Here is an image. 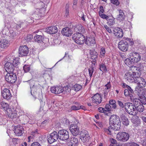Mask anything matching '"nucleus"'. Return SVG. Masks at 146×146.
Segmentation results:
<instances>
[{
    "mask_svg": "<svg viewBox=\"0 0 146 146\" xmlns=\"http://www.w3.org/2000/svg\"><path fill=\"white\" fill-rule=\"evenodd\" d=\"M79 124L74 123L70 125V130L73 135L75 136L79 135L80 133Z\"/></svg>",
    "mask_w": 146,
    "mask_h": 146,
    "instance_id": "nucleus-8",
    "label": "nucleus"
},
{
    "mask_svg": "<svg viewBox=\"0 0 146 146\" xmlns=\"http://www.w3.org/2000/svg\"><path fill=\"white\" fill-rule=\"evenodd\" d=\"M9 45L8 41L6 39H3L0 40V47L2 48H5Z\"/></svg>",
    "mask_w": 146,
    "mask_h": 146,
    "instance_id": "nucleus-28",
    "label": "nucleus"
},
{
    "mask_svg": "<svg viewBox=\"0 0 146 146\" xmlns=\"http://www.w3.org/2000/svg\"><path fill=\"white\" fill-rule=\"evenodd\" d=\"M128 96H129L130 97L131 100V101H132L133 102V103H134V102H135V101L137 99H138L137 98L134 99L132 95L131 94H130Z\"/></svg>",
    "mask_w": 146,
    "mask_h": 146,
    "instance_id": "nucleus-56",
    "label": "nucleus"
},
{
    "mask_svg": "<svg viewBox=\"0 0 146 146\" xmlns=\"http://www.w3.org/2000/svg\"><path fill=\"white\" fill-rule=\"evenodd\" d=\"M92 59L96 60L98 57V53L95 51H93L90 53Z\"/></svg>",
    "mask_w": 146,
    "mask_h": 146,
    "instance_id": "nucleus-37",
    "label": "nucleus"
},
{
    "mask_svg": "<svg viewBox=\"0 0 146 146\" xmlns=\"http://www.w3.org/2000/svg\"><path fill=\"white\" fill-rule=\"evenodd\" d=\"M19 53L21 56H27L29 52V48L26 46H20L19 49Z\"/></svg>",
    "mask_w": 146,
    "mask_h": 146,
    "instance_id": "nucleus-21",
    "label": "nucleus"
},
{
    "mask_svg": "<svg viewBox=\"0 0 146 146\" xmlns=\"http://www.w3.org/2000/svg\"><path fill=\"white\" fill-rule=\"evenodd\" d=\"M57 133L58 138L60 140L64 141L69 138L68 132L65 129L59 130Z\"/></svg>",
    "mask_w": 146,
    "mask_h": 146,
    "instance_id": "nucleus-6",
    "label": "nucleus"
},
{
    "mask_svg": "<svg viewBox=\"0 0 146 146\" xmlns=\"http://www.w3.org/2000/svg\"><path fill=\"white\" fill-rule=\"evenodd\" d=\"M111 87L110 82H109L105 86V90H110Z\"/></svg>",
    "mask_w": 146,
    "mask_h": 146,
    "instance_id": "nucleus-48",
    "label": "nucleus"
},
{
    "mask_svg": "<svg viewBox=\"0 0 146 146\" xmlns=\"http://www.w3.org/2000/svg\"><path fill=\"white\" fill-rule=\"evenodd\" d=\"M142 144L143 146H146V138H144L142 141Z\"/></svg>",
    "mask_w": 146,
    "mask_h": 146,
    "instance_id": "nucleus-64",
    "label": "nucleus"
},
{
    "mask_svg": "<svg viewBox=\"0 0 146 146\" xmlns=\"http://www.w3.org/2000/svg\"><path fill=\"white\" fill-rule=\"evenodd\" d=\"M111 2L113 4L117 6L119 5L120 2L118 0H110Z\"/></svg>",
    "mask_w": 146,
    "mask_h": 146,
    "instance_id": "nucleus-49",
    "label": "nucleus"
},
{
    "mask_svg": "<svg viewBox=\"0 0 146 146\" xmlns=\"http://www.w3.org/2000/svg\"><path fill=\"white\" fill-rule=\"evenodd\" d=\"M127 89L128 90V91H129V92L130 94H132L134 93L133 90H132L129 86H128Z\"/></svg>",
    "mask_w": 146,
    "mask_h": 146,
    "instance_id": "nucleus-62",
    "label": "nucleus"
},
{
    "mask_svg": "<svg viewBox=\"0 0 146 146\" xmlns=\"http://www.w3.org/2000/svg\"><path fill=\"white\" fill-rule=\"evenodd\" d=\"M140 76L137 77L134 82L137 84V85L135 87L136 90H137L138 88H143L146 86V82L145 79Z\"/></svg>",
    "mask_w": 146,
    "mask_h": 146,
    "instance_id": "nucleus-7",
    "label": "nucleus"
},
{
    "mask_svg": "<svg viewBox=\"0 0 146 146\" xmlns=\"http://www.w3.org/2000/svg\"><path fill=\"white\" fill-rule=\"evenodd\" d=\"M64 93L69 94L71 91L70 87L67 86L63 87Z\"/></svg>",
    "mask_w": 146,
    "mask_h": 146,
    "instance_id": "nucleus-39",
    "label": "nucleus"
},
{
    "mask_svg": "<svg viewBox=\"0 0 146 146\" xmlns=\"http://www.w3.org/2000/svg\"><path fill=\"white\" fill-rule=\"evenodd\" d=\"M82 88V86L78 84H76L73 86L72 87V89L76 92L80 90Z\"/></svg>",
    "mask_w": 146,
    "mask_h": 146,
    "instance_id": "nucleus-34",
    "label": "nucleus"
},
{
    "mask_svg": "<svg viewBox=\"0 0 146 146\" xmlns=\"http://www.w3.org/2000/svg\"><path fill=\"white\" fill-rule=\"evenodd\" d=\"M0 107L1 109H3L7 112V110L10 108L9 104L5 102L3 100H0Z\"/></svg>",
    "mask_w": 146,
    "mask_h": 146,
    "instance_id": "nucleus-27",
    "label": "nucleus"
},
{
    "mask_svg": "<svg viewBox=\"0 0 146 146\" xmlns=\"http://www.w3.org/2000/svg\"><path fill=\"white\" fill-rule=\"evenodd\" d=\"M31 146H41L37 142H34L32 143Z\"/></svg>",
    "mask_w": 146,
    "mask_h": 146,
    "instance_id": "nucleus-60",
    "label": "nucleus"
},
{
    "mask_svg": "<svg viewBox=\"0 0 146 146\" xmlns=\"http://www.w3.org/2000/svg\"><path fill=\"white\" fill-rule=\"evenodd\" d=\"M116 102L114 100H111L109 102L110 105L112 106V108L114 109H115L117 107L116 104Z\"/></svg>",
    "mask_w": 146,
    "mask_h": 146,
    "instance_id": "nucleus-40",
    "label": "nucleus"
},
{
    "mask_svg": "<svg viewBox=\"0 0 146 146\" xmlns=\"http://www.w3.org/2000/svg\"><path fill=\"white\" fill-rule=\"evenodd\" d=\"M104 27L108 32L109 33H112V31L110 28H109L107 25H104Z\"/></svg>",
    "mask_w": 146,
    "mask_h": 146,
    "instance_id": "nucleus-58",
    "label": "nucleus"
},
{
    "mask_svg": "<svg viewBox=\"0 0 146 146\" xmlns=\"http://www.w3.org/2000/svg\"><path fill=\"white\" fill-rule=\"evenodd\" d=\"M94 68L93 66L90 67L88 69L89 76L91 78L94 72Z\"/></svg>",
    "mask_w": 146,
    "mask_h": 146,
    "instance_id": "nucleus-43",
    "label": "nucleus"
},
{
    "mask_svg": "<svg viewBox=\"0 0 146 146\" xmlns=\"http://www.w3.org/2000/svg\"><path fill=\"white\" fill-rule=\"evenodd\" d=\"M119 49L122 51H126L128 48V44L127 42L122 40L120 41L118 44Z\"/></svg>",
    "mask_w": 146,
    "mask_h": 146,
    "instance_id": "nucleus-16",
    "label": "nucleus"
},
{
    "mask_svg": "<svg viewBox=\"0 0 146 146\" xmlns=\"http://www.w3.org/2000/svg\"><path fill=\"white\" fill-rule=\"evenodd\" d=\"M43 36L41 35H36L34 37V39L36 42H40L43 39Z\"/></svg>",
    "mask_w": 146,
    "mask_h": 146,
    "instance_id": "nucleus-30",
    "label": "nucleus"
},
{
    "mask_svg": "<svg viewBox=\"0 0 146 146\" xmlns=\"http://www.w3.org/2000/svg\"><path fill=\"white\" fill-rule=\"evenodd\" d=\"M126 144L128 146H139L138 144L132 141L128 142Z\"/></svg>",
    "mask_w": 146,
    "mask_h": 146,
    "instance_id": "nucleus-45",
    "label": "nucleus"
},
{
    "mask_svg": "<svg viewBox=\"0 0 146 146\" xmlns=\"http://www.w3.org/2000/svg\"><path fill=\"white\" fill-rule=\"evenodd\" d=\"M130 94L129 91H128V90L127 89V88L124 91V94L126 96H128Z\"/></svg>",
    "mask_w": 146,
    "mask_h": 146,
    "instance_id": "nucleus-59",
    "label": "nucleus"
},
{
    "mask_svg": "<svg viewBox=\"0 0 146 146\" xmlns=\"http://www.w3.org/2000/svg\"><path fill=\"white\" fill-rule=\"evenodd\" d=\"M104 132L108 135H111L112 134V132L113 131L112 126H110L108 128H104Z\"/></svg>",
    "mask_w": 146,
    "mask_h": 146,
    "instance_id": "nucleus-33",
    "label": "nucleus"
},
{
    "mask_svg": "<svg viewBox=\"0 0 146 146\" xmlns=\"http://www.w3.org/2000/svg\"><path fill=\"white\" fill-rule=\"evenodd\" d=\"M129 135L126 132L121 131L117 133L116 136V139L118 141L125 142L127 141L129 139Z\"/></svg>",
    "mask_w": 146,
    "mask_h": 146,
    "instance_id": "nucleus-4",
    "label": "nucleus"
},
{
    "mask_svg": "<svg viewBox=\"0 0 146 146\" xmlns=\"http://www.w3.org/2000/svg\"><path fill=\"white\" fill-rule=\"evenodd\" d=\"M104 12L103 7L102 6H101L100 8V11H99V15L100 14Z\"/></svg>",
    "mask_w": 146,
    "mask_h": 146,
    "instance_id": "nucleus-61",
    "label": "nucleus"
},
{
    "mask_svg": "<svg viewBox=\"0 0 146 146\" xmlns=\"http://www.w3.org/2000/svg\"><path fill=\"white\" fill-rule=\"evenodd\" d=\"M117 102V103L121 108H123L124 107V106L121 101L119 100H118Z\"/></svg>",
    "mask_w": 146,
    "mask_h": 146,
    "instance_id": "nucleus-55",
    "label": "nucleus"
},
{
    "mask_svg": "<svg viewBox=\"0 0 146 146\" xmlns=\"http://www.w3.org/2000/svg\"><path fill=\"white\" fill-rule=\"evenodd\" d=\"M33 38V36L31 35H29L27 36L26 40L27 41H30Z\"/></svg>",
    "mask_w": 146,
    "mask_h": 146,
    "instance_id": "nucleus-57",
    "label": "nucleus"
},
{
    "mask_svg": "<svg viewBox=\"0 0 146 146\" xmlns=\"http://www.w3.org/2000/svg\"><path fill=\"white\" fill-rule=\"evenodd\" d=\"M100 53L101 55L102 56H104V55L106 53V51L104 48H101L100 49Z\"/></svg>",
    "mask_w": 146,
    "mask_h": 146,
    "instance_id": "nucleus-53",
    "label": "nucleus"
},
{
    "mask_svg": "<svg viewBox=\"0 0 146 146\" xmlns=\"http://www.w3.org/2000/svg\"><path fill=\"white\" fill-rule=\"evenodd\" d=\"M70 138V141L71 142V143L70 145L72 144H73L75 145V144L76 145V144L78 143V138H77L73 136H72Z\"/></svg>",
    "mask_w": 146,
    "mask_h": 146,
    "instance_id": "nucleus-31",
    "label": "nucleus"
},
{
    "mask_svg": "<svg viewBox=\"0 0 146 146\" xmlns=\"http://www.w3.org/2000/svg\"><path fill=\"white\" fill-rule=\"evenodd\" d=\"M111 106L109 104H107L105 106V111H109L111 110Z\"/></svg>",
    "mask_w": 146,
    "mask_h": 146,
    "instance_id": "nucleus-46",
    "label": "nucleus"
},
{
    "mask_svg": "<svg viewBox=\"0 0 146 146\" xmlns=\"http://www.w3.org/2000/svg\"><path fill=\"white\" fill-rule=\"evenodd\" d=\"M141 100L139 101H141L143 104H146V98L143 96V97L140 98Z\"/></svg>",
    "mask_w": 146,
    "mask_h": 146,
    "instance_id": "nucleus-52",
    "label": "nucleus"
},
{
    "mask_svg": "<svg viewBox=\"0 0 146 146\" xmlns=\"http://www.w3.org/2000/svg\"><path fill=\"white\" fill-rule=\"evenodd\" d=\"M124 62L128 66H131L132 64L133 63V62L132 61L131 59H130L129 58H127L125 59L124 61Z\"/></svg>",
    "mask_w": 146,
    "mask_h": 146,
    "instance_id": "nucleus-38",
    "label": "nucleus"
},
{
    "mask_svg": "<svg viewBox=\"0 0 146 146\" xmlns=\"http://www.w3.org/2000/svg\"><path fill=\"white\" fill-rule=\"evenodd\" d=\"M14 132L17 136H21L24 133L23 128L22 126L17 125L15 127Z\"/></svg>",
    "mask_w": 146,
    "mask_h": 146,
    "instance_id": "nucleus-18",
    "label": "nucleus"
},
{
    "mask_svg": "<svg viewBox=\"0 0 146 146\" xmlns=\"http://www.w3.org/2000/svg\"><path fill=\"white\" fill-rule=\"evenodd\" d=\"M134 102V104L135 105V107L137 112H142L144 110V106L142 104H141L139 99H137Z\"/></svg>",
    "mask_w": 146,
    "mask_h": 146,
    "instance_id": "nucleus-22",
    "label": "nucleus"
},
{
    "mask_svg": "<svg viewBox=\"0 0 146 146\" xmlns=\"http://www.w3.org/2000/svg\"><path fill=\"white\" fill-rule=\"evenodd\" d=\"M124 108L126 111L129 114L135 115L137 112L135 107V105L133 103L128 102L125 104Z\"/></svg>",
    "mask_w": 146,
    "mask_h": 146,
    "instance_id": "nucleus-3",
    "label": "nucleus"
},
{
    "mask_svg": "<svg viewBox=\"0 0 146 146\" xmlns=\"http://www.w3.org/2000/svg\"><path fill=\"white\" fill-rule=\"evenodd\" d=\"M85 43L88 46L96 43L94 38L93 37H87L85 41Z\"/></svg>",
    "mask_w": 146,
    "mask_h": 146,
    "instance_id": "nucleus-26",
    "label": "nucleus"
},
{
    "mask_svg": "<svg viewBox=\"0 0 146 146\" xmlns=\"http://www.w3.org/2000/svg\"><path fill=\"white\" fill-rule=\"evenodd\" d=\"M23 69L25 72H28L30 70V67L29 65H25L23 66Z\"/></svg>",
    "mask_w": 146,
    "mask_h": 146,
    "instance_id": "nucleus-47",
    "label": "nucleus"
},
{
    "mask_svg": "<svg viewBox=\"0 0 146 146\" xmlns=\"http://www.w3.org/2000/svg\"><path fill=\"white\" fill-rule=\"evenodd\" d=\"M110 123L112 125L120 123V121L119 116L116 115H113L111 116L110 118Z\"/></svg>",
    "mask_w": 146,
    "mask_h": 146,
    "instance_id": "nucleus-19",
    "label": "nucleus"
},
{
    "mask_svg": "<svg viewBox=\"0 0 146 146\" xmlns=\"http://www.w3.org/2000/svg\"><path fill=\"white\" fill-rule=\"evenodd\" d=\"M115 19L114 18H108V20L107 24L110 26L113 25L115 23Z\"/></svg>",
    "mask_w": 146,
    "mask_h": 146,
    "instance_id": "nucleus-36",
    "label": "nucleus"
},
{
    "mask_svg": "<svg viewBox=\"0 0 146 146\" xmlns=\"http://www.w3.org/2000/svg\"><path fill=\"white\" fill-rule=\"evenodd\" d=\"M130 58L131 59L133 63H137L141 60V56L140 54L136 52H131L129 54Z\"/></svg>",
    "mask_w": 146,
    "mask_h": 146,
    "instance_id": "nucleus-11",
    "label": "nucleus"
},
{
    "mask_svg": "<svg viewBox=\"0 0 146 146\" xmlns=\"http://www.w3.org/2000/svg\"><path fill=\"white\" fill-rule=\"evenodd\" d=\"M58 31V29L56 26L50 27L46 28V31L50 34H54L56 33Z\"/></svg>",
    "mask_w": 146,
    "mask_h": 146,
    "instance_id": "nucleus-25",
    "label": "nucleus"
},
{
    "mask_svg": "<svg viewBox=\"0 0 146 146\" xmlns=\"http://www.w3.org/2000/svg\"><path fill=\"white\" fill-rule=\"evenodd\" d=\"M80 139L84 142L88 141L90 136L87 131L83 130L80 134Z\"/></svg>",
    "mask_w": 146,
    "mask_h": 146,
    "instance_id": "nucleus-15",
    "label": "nucleus"
},
{
    "mask_svg": "<svg viewBox=\"0 0 146 146\" xmlns=\"http://www.w3.org/2000/svg\"><path fill=\"white\" fill-rule=\"evenodd\" d=\"M105 110L104 108L102 107H100L98 108V111L101 113H104Z\"/></svg>",
    "mask_w": 146,
    "mask_h": 146,
    "instance_id": "nucleus-63",
    "label": "nucleus"
},
{
    "mask_svg": "<svg viewBox=\"0 0 146 146\" xmlns=\"http://www.w3.org/2000/svg\"><path fill=\"white\" fill-rule=\"evenodd\" d=\"M113 33L118 38H121L123 35V32L121 28H117L114 29Z\"/></svg>",
    "mask_w": 146,
    "mask_h": 146,
    "instance_id": "nucleus-23",
    "label": "nucleus"
},
{
    "mask_svg": "<svg viewBox=\"0 0 146 146\" xmlns=\"http://www.w3.org/2000/svg\"><path fill=\"white\" fill-rule=\"evenodd\" d=\"M57 133L54 131L48 136L47 140L50 144H52L56 141L58 139Z\"/></svg>",
    "mask_w": 146,
    "mask_h": 146,
    "instance_id": "nucleus-10",
    "label": "nucleus"
},
{
    "mask_svg": "<svg viewBox=\"0 0 146 146\" xmlns=\"http://www.w3.org/2000/svg\"><path fill=\"white\" fill-rule=\"evenodd\" d=\"M110 90H108L104 89V98H106L107 97V96Z\"/></svg>",
    "mask_w": 146,
    "mask_h": 146,
    "instance_id": "nucleus-54",
    "label": "nucleus"
},
{
    "mask_svg": "<svg viewBox=\"0 0 146 146\" xmlns=\"http://www.w3.org/2000/svg\"><path fill=\"white\" fill-rule=\"evenodd\" d=\"M72 28L76 33L83 34L85 33V31L84 27L80 24H79L74 26Z\"/></svg>",
    "mask_w": 146,
    "mask_h": 146,
    "instance_id": "nucleus-17",
    "label": "nucleus"
},
{
    "mask_svg": "<svg viewBox=\"0 0 146 146\" xmlns=\"http://www.w3.org/2000/svg\"><path fill=\"white\" fill-rule=\"evenodd\" d=\"M99 68L100 70L102 72H103L104 71L106 72V71H107L105 65L103 64H100Z\"/></svg>",
    "mask_w": 146,
    "mask_h": 146,
    "instance_id": "nucleus-44",
    "label": "nucleus"
},
{
    "mask_svg": "<svg viewBox=\"0 0 146 146\" xmlns=\"http://www.w3.org/2000/svg\"><path fill=\"white\" fill-rule=\"evenodd\" d=\"M99 15L103 19H106L107 20H108V18H109V17L106 14H103V13L100 14H99Z\"/></svg>",
    "mask_w": 146,
    "mask_h": 146,
    "instance_id": "nucleus-50",
    "label": "nucleus"
},
{
    "mask_svg": "<svg viewBox=\"0 0 146 146\" xmlns=\"http://www.w3.org/2000/svg\"><path fill=\"white\" fill-rule=\"evenodd\" d=\"M61 32L62 35L67 36H70L72 34L71 29L68 27H66L63 29Z\"/></svg>",
    "mask_w": 146,
    "mask_h": 146,
    "instance_id": "nucleus-24",
    "label": "nucleus"
},
{
    "mask_svg": "<svg viewBox=\"0 0 146 146\" xmlns=\"http://www.w3.org/2000/svg\"><path fill=\"white\" fill-rule=\"evenodd\" d=\"M1 95L4 99L7 100L10 99L12 95L10 90L7 88H5L1 91Z\"/></svg>",
    "mask_w": 146,
    "mask_h": 146,
    "instance_id": "nucleus-12",
    "label": "nucleus"
},
{
    "mask_svg": "<svg viewBox=\"0 0 146 146\" xmlns=\"http://www.w3.org/2000/svg\"><path fill=\"white\" fill-rule=\"evenodd\" d=\"M15 66L12 63L9 62H6L5 65V72L8 73L13 72Z\"/></svg>",
    "mask_w": 146,
    "mask_h": 146,
    "instance_id": "nucleus-13",
    "label": "nucleus"
},
{
    "mask_svg": "<svg viewBox=\"0 0 146 146\" xmlns=\"http://www.w3.org/2000/svg\"><path fill=\"white\" fill-rule=\"evenodd\" d=\"M119 15L117 17L118 20H123L125 18V16L122 10H120L119 11Z\"/></svg>",
    "mask_w": 146,
    "mask_h": 146,
    "instance_id": "nucleus-32",
    "label": "nucleus"
},
{
    "mask_svg": "<svg viewBox=\"0 0 146 146\" xmlns=\"http://www.w3.org/2000/svg\"><path fill=\"white\" fill-rule=\"evenodd\" d=\"M112 126L113 130L115 131L119 130L120 127V123L112 125Z\"/></svg>",
    "mask_w": 146,
    "mask_h": 146,
    "instance_id": "nucleus-41",
    "label": "nucleus"
},
{
    "mask_svg": "<svg viewBox=\"0 0 146 146\" xmlns=\"http://www.w3.org/2000/svg\"><path fill=\"white\" fill-rule=\"evenodd\" d=\"M72 38L75 42L78 44L81 45L83 44L84 42L85 38L83 34L75 33L73 35Z\"/></svg>",
    "mask_w": 146,
    "mask_h": 146,
    "instance_id": "nucleus-5",
    "label": "nucleus"
},
{
    "mask_svg": "<svg viewBox=\"0 0 146 146\" xmlns=\"http://www.w3.org/2000/svg\"><path fill=\"white\" fill-rule=\"evenodd\" d=\"M121 121L123 124L125 126H127L129 124V121L127 118L124 115L122 114L121 116Z\"/></svg>",
    "mask_w": 146,
    "mask_h": 146,
    "instance_id": "nucleus-29",
    "label": "nucleus"
},
{
    "mask_svg": "<svg viewBox=\"0 0 146 146\" xmlns=\"http://www.w3.org/2000/svg\"><path fill=\"white\" fill-rule=\"evenodd\" d=\"M92 102L97 105L100 104L102 102V98L100 95L98 93L95 94L92 98Z\"/></svg>",
    "mask_w": 146,
    "mask_h": 146,
    "instance_id": "nucleus-20",
    "label": "nucleus"
},
{
    "mask_svg": "<svg viewBox=\"0 0 146 146\" xmlns=\"http://www.w3.org/2000/svg\"><path fill=\"white\" fill-rule=\"evenodd\" d=\"M16 36L15 33L13 31H11L10 32V35L9 36V37H10V38L11 39H13L14 37H15Z\"/></svg>",
    "mask_w": 146,
    "mask_h": 146,
    "instance_id": "nucleus-51",
    "label": "nucleus"
},
{
    "mask_svg": "<svg viewBox=\"0 0 146 146\" xmlns=\"http://www.w3.org/2000/svg\"><path fill=\"white\" fill-rule=\"evenodd\" d=\"M50 91L53 93L56 94H59L63 92V87L61 86H54L51 87Z\"/></svg>",
    "mask_w": 146,
    "mask_h": 146,
    "instance_id": "nucleus-14",
    "label": "nucleus"
},
{
    "mask_svg": "<svg viewBox=\"0 0 146 146\" xmlns=\"http://www.w3.org/2000/svg\"><path fill=\"white\" fill-rule=\"evenodd\" d=\"M7 112L8 117L11 119L16 118L22 114H20L21 113L22 110L18 105L11 107L7 110Z\"/></svg>",
    "mask_w": 146,
    "mask_h": 146,
    "instance_id": "nucleus-2",
    "label": "nucleus"
},
{
    "mask_svg": "<svg viewBox=\"0 0 146 146\" xmlns=\"http://www.w3.org/2000/svg\"><path fill=\"white\" fill-rule=\"evenodd\" d=\"M5 79L8 82L13 84L15 83L16 81L17 77L16 74L13 72L6 74L5 76Z\"/></svg>",
    "mask_w": 146,
    "mask_h": 146,
    "instance_id": "nucleus-9",
    "label": "nucleus"
},
{
    "mask_svg": "<svg viewBox=\"0 0 146 146\" xmlns=\"http://www.w3.org/2000/svg\"><path fill=\"white\" fill-rule=\"evenodd\" d=\"M141 88H138L137 89V90H136L135 88V90L137 91L136 93L140 98L143 97V96H144L143 94V91L142 90L143 89L141 90Z\"/></svg>",
    "mask_w": 146,
    "mask_h": 146,
    "instance_id": "nucleus-35",
    "label": "nucleus"
},
{
    "mask_svg": "<svg viewBox=\"0 0 146 146\" xmlns=\"http://www.w3.org/2000/svg\"><path fill=\"white\" fill-rule=\"evenodd\" d=\"M141 70L139 68L134 66H131L130 69L125 74V78L130 83L134 82L137 77L140 76Z\"/></svg>",
    "mask_w": 146,
    "mask_h": 146,
    "instance_id": "nucleus-1",
    "label": "nucleus"
},
{
    "mask_svg": "<svg viewBox=\"0 0 146 146\" xmlns=\"http://www.w3.org/2000/svg\"><path fill=\"white\" fill-rule=\"evenodd\" d=\"M78 105L76 106L75 105H74L70 107V108L69 109V111H71L72 110H79Z\"/></svg>",
    "mask_w": 146,
    "mask_h": 146,
    "instance_id": "nucleus-42",
    "label": "nucleus"
}]
</instances>
